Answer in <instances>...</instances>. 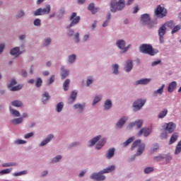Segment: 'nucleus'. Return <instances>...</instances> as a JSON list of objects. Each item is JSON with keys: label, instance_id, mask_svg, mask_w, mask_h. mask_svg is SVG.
<instances>
[{"label": "nucleus", "instance_id": "1", "mask_svg": "<svg viewBox=\"0 0 181 181\" xmlns=\"http://www.w3.org/2000/svg\"><path fill=\"white\" fill-rule=\"evenodd\" d=\"M115 170V165H110L109 168L104 169L101 173H93L90 175V179L96 181L105 180V176L103 173H110Z\"/></svg>", "mask_w": 181, "mask_h": 181}, {"label": "nucleus", "instance_id": "2", "mask_svg": "<svg viewBox=\"0 0 181 181\" xmlns=\"http://www.w3.org/2000/svg\"><path fill=\"white\" fill-rule=\"evenodd\" d=\"M125 8V0H112L110 2V11L116 12L117 11H122Z\"/></svg>", "mask_w": 181, "mask_h": 181}, {"label": "nucleus", "instance_id": "3", "mask_svg": "<svg viewBox=\"0 0 181 181\" xmlns=\"http://www.w3.org/2000/svg\"><path fill=\"white\" fill-rule=\"evenodd\" d=\"M140 53H144L145 54H149V56H155L158 52L153 49V47L149 44H143L139 47Z\"/></svg>", "mask_w": 181, "mask_h": 181}, {"label": "nucleus", "instance_id": "4", "mask_svg": "<svg viewBox=\"0 0 181 181\" xmlns=\"http://www.w3.org/2000/svg\"><path fill=\"white\" fill-rule=\"evenodd\" d=\"M166 26L170 29H173L175 28V22L173 21H170L165 23H164L159 29V35H160V43H163V35L166 33Z\"/></svg>", "mask_w": 181, "mask_h": 181}, {"label": "nucleus", "instance_id": "5", "mask_svg": "<svg viewBox=\"0 0 181 181\" xmlns=\"http://www.w3.org/2000/svg\"><path fill=\"white\" fill-rule=\"evenodd\" d=\"M50 11H52V7L50 5H47L45 8H37L35 11H34V16H40L42 15H49L50 13Z\"/></svg>", "mask_w": 181, "mask_h": 181}, {"label": "nucleus", "instance_id": "6", "mask_svg": "<svg viewBox=\"0 0 181 181\" xmlns=\"http://www.w3.org/2000/svg\"><path fill=\"white\" fill-rule=\"evenodd\" d=\"M70 21H72L69 25L67 27L68 28H72L75 25H77L80 22V16H77V13L74 12L69 18Z\"/></svg>", "mask_w": 181, "mask_h": 181}, {"label": "nucleus", "instance_id": "7", "mask_svg": "<svg viewBox=\"0 0 181 181\" xmlns=\"http://www.w3.org/2000/svg\"><path fill=\"white\" fill-rule=\"evenodd\" d=\"M146 100H137L133 103L134 111H139L144 105H145Z\"/></svg>", "mask_w": 181, "mask_h": 181}, {"label": "nucleus", "instance_id": "8", "mask_svg": "<svg viewBox=\"0 0 181 181\" xmlns=\"http://www.w3.org/2000/svg\"><path fill=\"white\" fill-rule=\"evenodd\" d=\"M116 45L119 49L123 50V52H127L129 47H125V41L124 40H119L116 42Z\"/></svg>", "mask_w": 181, "mask_h": 181}, {"label": "nucleus", "instance_id": "9", "mask_svg": "<svg viewBox=\"0 0 181 181\" xmlns=\"http://www.w3.org/2000/svg\"><path fill=\"white\" fill-rule=\"evenodd\" d=\"M151 132H152L151 128H143L138 132V136H141V135L144 134V136H148V135L151 134Z\"/></svg>", "mask_w": 181, "mask_h": 181}, {"label": "nucleus", "instance_id": "10", "mask_svg": "<svg viewBox=\"0 0 181 181\" xmlns=\"http://www.w3.org/2000/svg\"><path fill=\"white\" fill-rule=\"evenodd\" d=\"M175 128L176 125L173 122H169L166 124L165 129L169 134H172V132H175Z\"/></svg>", "mask_w": 181, "mask_h": 181}, {"label": "nucleus", "instance_id": "11", "mask_svg": "<svg viewBox=\"0 0 181 181\" xmlns=\"http://www.w3.org/2000/svg\"><path fill=\"white\" fill-rule=\"evenodd\" d=\"M141 21L143 23V25H146L148 23H149L150 21H151V17L149 16V14H143L141 16Z\"/></svg>", "mask_w": 181, "mask_h": 181}, {"label": "nucleus", "instance_id": "12", "mask_svg": "<svg viewBox=\"0 0 181 181\" xmlns=\"http://www.w3.org/2000/svg\"><path fill=\"white\" fill-rule=\"evenodd\" d=\"M128 120V117H122L116 124V127L117 128H122L124 127V124L127 122Z\"/></svg>", "mask_w": 181, "mask_h": 181}, {"label": "nucleus", "instance_id": "13", "mask_svg": "<svg viewBox=\"0 0 181 181\" xmlns=\"http://www.w3.org/2000/svg\"><path fill=\"white\" fill-rule=\"evenodd\" d=\"M168 15V10L165 7L159 6V18H165Z\"/></svg>", "mask_w": 181, "mask_h": 181}, {"label": "nucleus", "instance_id": "14", "mask_svg": "<svg viewBox=\"0 0 181 181\" xmlns=\"http://www.w3.org/2000/svg\"><path fill=\"white\" fill-rule=\"evenodd\" d=\"M177 86V83H176V81L171 82L169 84L168 88V93H173V91H175Z\"/></svg>", "mask_w": 181, "mask_h": 181}, {"label": "nucleus", "instance_id": "15", "mask_svg": "<svg viewBox=\"0 0 181 181\" xmlns=\"http://www.w3.org/2000/svg\"><path fill=\"white\" fill-rule=\"evenodd\" d=\"M115 155V148H112L107 150V152L106 153V158L107 159H111Z\"/></svg>", "mask_w": 181, "mask_h": 181}, {"label": "nucleus", "instance_id": "16", "mask_svg": "<svg viewBox=\"0 0 181 181\" xmlns=\"http://www.w3.org/2000/svg\"><path fill=\"white\" fill-rule=\"evenodd\" d=\"M144 151H145V144H140L136 153V156H139L142 155Z\"/></svg>", "mask_w": 181, "mask_h": 181}, {"label": "nucleus", "instance_id": "17", "mask_svg": "<svg viewBox=\"0 0 181 181\" xmlns=\"http://www.w3.org/2000/svg\"><path fill=\"white\" fill-rule=\"evenodd\" d=\"M132 61L129 60L126 62V64L124 65V70L127 73L129 72L131 70H132Z\"/></svg>", "mask_w": 181, "mask_h": 181}, {"label": "nucleus", "instance_id": "18", "mask_svg": "<svg viewBox=\"0 0 181 181\" xmlns=\"http://www.w3.org/2000/svg\"><path fill=\"white\" fill-rule=\"evenodd\" d=\"M100 139H101V136H98L96 137H94L93 139L89 141L88 146H94V145H95V144H97V142H98Z\"/></svg>", "mask_w": 181, "mask_h": 181}, {"label": "nucleus", "instance_id": "19", "mask_svg": "<svg viewBox=\"0 0 181 181\" xmlns=\"http://www.w3.org/2000/svg\"><path fill=\"white\" fill-rule=\"evenodd\" d=\"M88 11H90V12H92L93 15H95V13H97V12H98V8H95L94 6V4L93 3L89 4V6H88Z\"/></svg>", "mask_w": 181, "mask_h": 181}, {"label": "nucleus", "instance_id": "20", "mask_svg": "<svg viewBox=\"0 0 181 181\" xmlns=\"http://www.w3.org/2000/svg\"><path fill=\"white\" fill-rule=\"evenodd\" d=\"M52 139H53V135L50 134L49 136H48V137H47L40 143V146H45V145H47V144H49V141H52Z\"/></svg>", "mask_w": 181, "mask_h": 181}, {"label": "nucleus", "instance_id": "21", "mask_svg": "<svg viewBox=\"0 0 181 181\" xmlns=\"http://www.w3.org/2000/svg\"><path fill=\"white\" fill-rule=\"evenodd\" d=\"M177 138H179V135L177 134V133L173 134V135L170 137L169 144L172 145V144H175V141H177Z\"/></svg>", "mask_w": 181, "mask_h": 181}, {"label": "nucleus", "instance_id": "22", "mask_svg": "<svg viewBox=\"0 0 181 181\" xmlns=\"http://www.w3.org/2000/svg\"><path fill=\"white\" fill-rule=\"evenodd\" d=\"M105 145V139H103L98 142L95 149H101Z\"/></svg>", "mask_w": 181, "mask_h": 181}, {"label": "nucleus", "instance_id": "23", "mask_svg": "<svg viewBox=\"0 0 181 181\" xmlns=\"http://www.w3.org/2000/svg\"><path fill=\"white\" fill-rule=\"evenodd\" d=\"M20 50L19 47H14L10 51V54H11V56H19Z\"/></svg>", "mask_w": 181, "mask_h": 181}, {"label": "nucleus", "instance_id": "24", "mask_svg": "<svg viewBox=\"0 0 181 181\" xmlns=\"http://www.w3.org/2000/svg\"><path fill=\"white\" fill-rule=\"evenodd\" d=\"M151 81V78H142L136 81V86L138 84H148Z\"/></svg>", "mask_w": 181, "mask_h": 181}, {"label": "nucleus", "instance_id": "25", "mask_svg": "<svg viewBox=\"0 0 181 181\" xmlns=\"http://www.w3.org/2000/svg\"><path fill=\"white\" fill-rule=\"evenodd\" d=\"M76 98H77V91L76 90L72 91L70 95V104H73V103L76 101Z\"/></svg>", "mask_w": 181, "mask_h": 181}, {"label": "nucleus", "instance_id": "26", "mask_svg": "<svg viewBox=\"0 0 181 181\" xmlns=\"http://www.w3.org/2000/svg\"><path fill=\"white\" fill-rule=\"evenodd\" d=\"M50 99V95H49L48 92H45L42 94V103L43 104H46V101H47V100Z\"/></svg>", "mask_w": 181, "mask_h": 181}, {"label": "nucleus", "instance_id": "27", "mask_svg": "<svg viewBox=\"0 0 181 181\" xmlns=\"http://www.w3.org/2000/svg\"><path fill=\"white\" fill-rule=\"evenodd\" d=\"M62 70V74H61V77H62V80H64V78H66V77H67L69 76V71L65 70L64 68H61Z\"/></svg>", "mask_w": 181, "mask_h": 181}, {"label": "nucleus", "instance_id": "28", "mask_svg": "<svg viewBox=\"0 0 181 181\" xmlns=\"http://www.w3.org/2000/svg\"><path fill=\"white\" fill-rule=\"evenodd\" d=\"M112 107V103L110 100H107L104 104V110H110Z\"/></svg>", "mask_w": 181, "mask_h": 181}, {"label": "nucleus", "instance_id": "29", "mask_svg": "<svg viewBox=\"0 0 181 181\" xmlns=\"http://www.w3.org/2000/svg\"><path fill=\"white\" fill-rule=\"evenodd\" d=\"M11 105H13V107H23V104L22 103V102L21 100L13 101L11 103Z\"/></svg>", "mask_w": 181, "mask_h": 181}, {"label": "nucleus", "instance_id": "30", "mask_svg": "<svg viewBox=\"0 0 181 181\" xmlns=\"http://www.w3.org/2000/svg\"><path fill=\"white\" fill-rule=\"evenodd\" d=\"M23 122V119L22 117L13 119L11 120V123L13 124V125H18L19 124H22Z\"/></svg>", "mask_w": 181, "mask_h": 181}, {"label": "nucleus", "instance_id": "31", "mask_svg": "<svg viewBox=\"0 0 181 181\" xmlns=\"http://www.w3.org/2000/svg\"><path fill=\"white\" fill-rule=\"evenodd\" d=\"M141 145V140H136L133 142L132 146H131V150L134 151L136 146H139Z\"/></svg>", "mask_w": 181, "mask_h": 181}, {"label": "nucleus", "instance_id": "32", "mask_svg": "<svg viewBox=\"0 0 181 181\" xmlns=\"http://www.w3.org/2000/svg\"><path fill=\"white\" fill-rule=\"evenodd\" d=\"M181 152V140L177 143L175 151V155H179Z\"/></svg>", "mask_w": 181, "mask_h": 181}, {"label": "nucleus", "instance_id": "33", "mask_svg": "<svg viewBox=\"0 0 181 181\" xmlns=\"http://www.w3.org/2000/svg\"><path fill=\"white\" fill-rule=\"evenodd\" d=\"M134 139H135V137L132 136L129 138L126 141L123 143V146L125 148L129 145V144L134 142Z\"/></svg>", "mask_w": 181, "mask_h": 181}, {"label": "nucleus", "instance_id": "34", "mask_svg": "<svg viewBox=\"0 0 181 181\" xmlns=\"http://www.w3.org/2000/svg\"><path fill=\"white\" fill-rule=\"evenodd\" d=\"M84 107H86V105H81V104H75L74 105V108H75V110L78 109L79 112H81V111H83V110H84Z\"/></svg>", "mask_w": 181, "mask_h": 181}, {"label": "nucleus", "instance_id": "35", "mask_svg": "<svg viewBox=\"0 0 181 181\" xmlns=\"http://www.w3.org/2000/svg\"><path fill=\"white\" fill-rule=\"evenodd\" d=\"M110 19H111V13H109L106 17V21L103 23V28L108 26V23H110Z\"/></svg>", "mask_w": 181, "mask_h": 181}, {"label": "nucleus", "instance_id": "36", "mask_svg": "<svg viewBox=\"0 0 181 181\" xmlns=\"http://www.w3.org/2000/svg\"><path fill=\"white\" fill-rule=\"evenodd\" d=\"M63 107H64V105L63 104V103L62 102L59 103L57 105V107H56L57 112H62V110H63Z\"/></svg>", "mask_w": 181, "mask_h": 181}, {"label": "nucleus", "instance_id": "37", "mask_svg": "<svg viewBox=\"0 0 181 181\" xmlns=\"http://www.w3.org/2000/svg\"><path fill=\"white\" fill-rule=\"evenodd\" d=\"M10 112L12 114L14 117H21V113L18 110H15L12 109L11 107H9Z\"/></svg>", "mask_w": 181, "mask_h": 181}, {"label": "nucleus", "instance_id": "38", "mask_svg": "<svg viewBox=\"0 0 181 181\" xmlns=\"http://www.w3.org/2000/svg\"><path fill=\"white\" fill-rule=\"evenodd\" d=\"M69 86H70V79H66L63 84L64 91H67V90H69Z\"/></svg>", "mask_w": 181, "mask_h": 181}, {"label": "nucleus", "instance_id": "39", "mask_svg": "<svg viewBox=\"0 0 181 181\" xmlns=\"http://www.w3.org/2000/svg\"><path fill=\"white\" fill-rule=\"evenodd\" d=\"M168 115V109L163 110L159 114V118H165Z\"/></svg>", "mask_w": 181, "mask_h": 181}, {"label": "nucleus", "instance_id": "40", "mask_svg": "<svg viewBox=\"0 0 181 181\" xmlns=\"http://www.w3.org/2000/svg\"><path fill=\"white\" fill-rule=\"evenodd\" d=\"M144 173L146 175H148L149 173H152V172H153V168L152 167H146L144 170Z\"/></svg>", "mask_w": 181, "mask_h": 181}, {"label": "nucleus", "instance_id": "41", "mask_svg": "<svg viewBox=\"0 0 181 181\" xmlns=\"http://www.w3.org/2000/svg\"><path fill=\"white\" fill-rule=\"evenodd\" d=\"M135 122V125L136 126V128L139 129L142 127V125L144 124V121H142L141 119H139L138 121L134 122Z\"/></svg>", "mask_w": 181, "mask_h": 181}, {"label": "nucleus", "instance_id": "42", "mask_svg": "<svg viewBox=\"0 0 181 181\" xmlns=\"http://www.w3.org/2000/svg\"><path fill=\"white\" fill-rule=\"evenodd\" d=\"M11 172H12V168H7L0 171V175H6L8 173H11Z\"/></svg>", "mask_w": 181, "mask_h": 181}, {"label": "nucleus", "instance_id": "43", "mask_svg": "<svg viewBox=\"0 0 181 181\" xmlns=\"http://www.w3.org/2000/svg\"><path fill=\"white\" fill-rule=\"evenodd\" d=\"M11 166H16V163H4L2 165L3 168H9Z\"/></svg>", "mask_w": 181, "mask_h": 181}, {"label": "nucleus", "instance_id": "44", "mask_svg": "<svg viewBox=\"0 0 181 181\" xmlns=\"http://www.w3.org/2000/svg\"><path fill=\"white\" fill-rule=\"evenodd\" d=\"M22 85H18L16 86H13L11 88V91H18V90H21Z\"/></svg>", "mask_w": 181, "mask_h": 181}, {"label": "nucleus", "instance_id": "45", "mask_svg": "<svg viewBox=\"0 0 181 181\" xmlns=\"http://www.w3.org/2000/svg\"><path fill=\"white\" fill-rule=\"evenodd\" d=\"M100 101H101V97L95 96L92 103V105H95V104H97V103H100Z\"/></svg>", "mask_w": 181, "mask_h": 181}, {"label": "nucleus", "instance_id": "46", "mask_svg": "<svg viewBox=\"0 0 181 181\" xmlns=\"http://www.w3.org/2000/svg\"><path fill=\"white\" fill-rule=\"evenodd\" d=\"M118 69H119V66H118V64H115L113 65V74H118Z\"/></svg>", "mask_w": 181, "mask_h": 181}, {"label": "nucleus", "instance_id": "47", "mask_svg": "<svg viewBox=\"0 0 181 181\" xmlns=\"http://www.w3.org/2000/svg\"><path fill=\"white\" fill-rule=\"evenodd\" d=\"M179 30H180V25H176L175 27H173V30L171 31L172 35H173L174 33H176V32H179Z\"/></svg>", "mask_w": 181, "mask_h": 181}, {"label": "nucleus", "instance_id": "48", "mask_svg": "<svg viewBox=\"0 0 181 181\" xmlns=\"http://www.w3.org/2000/svg\"><path fill=\"white\" fill-rule=\"evenodd\" d=\"M75 60H76V54H71L69 57V63H74Z\"/></svg>", "mask_w": 181, "mask_h": 181}, {"label": "nucleus", "instance_id": "49", "mask_svg": "<svg viewBox=\"0 0 181 181\" xmlns=\"http://www.w3.org/2000/svg\"><path fill=\"white\" fill-rule=\"evenodd\" d=\"M158 149H159V146L156 144L153 146V148L151 150V153H155V152H158Z\"/></svg>", "mask_w": 181, "mask_h": 181}, {"label": "nucleus", "instance_id": "50", "mask_svg": "<svg viewBox=\"0 0 181 181\" xmlns=\"http://www.w3.org/2000/svg\"><path fill=\"white\" fill-rule=\"evenodd\" d=\"M42 83H43V81H42V78H38L35 83L36 87H40V86H42Z\"/></svg>", "mask_w": 181, "mask_h": 181}, {"label": "nucleus", "instance_id": "51", "mask_svg": "<svg viewBox=\"0 0 181 181\" xmlns=\"http://www.w3.org/2000/svg\"><path fill=\"white\" fill-rule=\"evenodd\" d=\"M62 159V156H57V157H54L52 158V163H56V162H59Z\"/></svg>", "mask_w": 181, "mask_h": 181}, {"label": "nucleus", "instance_id": "52", "mask_svg": "<svg viewBox=\"0 0 181 181\" xmlns=\"http://www.w3.org/2000/svg\"><path fill=\"white\" fill-rule=\"evenodd\" d=\"M17 84V82H16V80L15 79H13L11 82H10V84H8L7 86L8 88H11V87H13V86L16 85Z\"/></svg>", "mask_w": 181, "mask_h": 181}, {"label": "nucleus", "instance_id": "53", "mask_svg": "<svg viewBox=\"0 0 181 181\" xmlns=\"http://www.w3.org/2000/svg\"><path fill=\"white\" fill-rule=\"evenodd\" d=\"M74 39L76 43H78V42H80V34L78 33H76L74 35Z\"/></svg>", "mask_w": 181, "mask_h": 181}, {"label": "nucleus", "instance_id": "54", "mask_svg": "<svg viewBox=\"0 0 181 181\" xmlns=\"http://www.w3.org/2000/svg\"><path fill=\"white\" fill-rule=\"evenodd\" d=\"M15 144L17 145H22L23 144H26V141L22 139H17L15 141Z\"/></svg>", "mask_w": 181, "mask_h": 181}, {"label": "nucleus", "instance_id": "55", "mask_svg": "<svg viewBox=\"0 0 181 181\" xmlns=\"http://www.w3.org/2000/svg\"><path fill=\"white\" fill-rule=\"evenodd\" d=\"M33 25L35 26H40V19L39 18L35 19L33 22Z\"/></svg>", "mask_w": 181, "mask_h": 181}, {"label": "nucleus", "instance_id": "56", "mask_svg": "<svg viewBox=\"0 0 181 181\" xmlns=\"http://www.w3.org/2000/svg\"><path fill=\"white\" fill-rule=\"evenodd\" d=\"M22 175H26V171H21L19 173H16L13 174V176H22Z\"/></svg>", "mask_w": 181, "mask_h": 181}, {"label": "nucleus", "instance_id": "57", "mask_svg": "<svg viewBox=\"0 0 181 181\" xmlns=\"http://www.w3.org/2000/svg\"><path fill=\"white\" fill-rule=\"evenodd\" d=\"M154 15L155 16H156L157 18H159V6H157L155 11H154Z\"/></svg>", "mask_w": 181, "mask_h": 181}, {"label": "nucleus", "instance_id": "58", "mask_svg": "<svg viewBox=\"0 0 181 181\" xmlns=\"http://www.w3.org/2000/svg\"><path fill=\"white\" fill-rule=\"evenodd\" d=\"M52 42V40L50 38H47L44 43V46H48Z\"/></svg>", "mask_w": 181, "mask_h": 181}, {"label": "nucleus", "instance_id": "59", "mask_svg": "<svg viewBox=\"0 0 181 181\" xmlns=\"http://www.w3.org/2000/svg\"><path fill=\"white\" fill-rule=\"evenodd\" d=\"M31 136H33V132H30L28 134H26L24 136L25 139H28V138H31Z\"/></svg>", "mask_w": 181, "mask_h": 181}, {"label": "nucleus", "instance_id": "60", "mask_svg": "<svg viewBox=\"0 0 181 181\" xmlns=\"http://www.w3.org/2000/svg\"><path fill=\"white\" fill-rule=\"evenodd\" d=\"M90 84H93V78H88L86 81V86L88 87Z\"/></svg>", "mask_w": 181, "mask_h": 181}, {"label": "nucleus", "instance_id": "61", "mask_svg": "<svg viewBox=\"0 0 181 181\" xmlns=\"http://www.w3.org/2000/svg\"><path fill=\"white\" fill-rule=\"evenodd\" d=\"M4 49H5V44L0 45V54L4 52Z\"/></svg>", "mask_w": 181, "mask_h": 181}, {"label": "nucleus", "instance_id": "62", "mask_svg": "<svg viewBox=\"0 0 181 181\" xmlns=\"http://www.w3.org/2000/svg\"><path fill=\"white\" fill-rule=\"evenodd\" d=\"M21 75L23 77H28V72H26V71H25V70H23L21 71Z\"/></svg>", "mask_w": 181, "mask_h": 181}, {"label": "nucleus", "instance_id": "63", "mask_svg": "<svg viewBox=\"0 0 181 181\" xmlns=\"http://www.w3.org/2000/svg\"><path fill=\"white\" fill-rule=\"evenodd\" d=\"M54 81V76H52L49 80V84H52Z\"/></svg>", "mask_w": 181, "mask_h": 181}, {"label": "nucleus", "instance_id": "64", "mask_svg": "<svg viewBox=\"0 0 181 181\" xmlns=\"http://www.w3.org/2000/svg\"><path fill=\"white\" fill-rule=\"evenodd\" d=\"M135 122L134 123H130L129 125H128V129H131V128H134V127H135Z\"/></svg>", "mask_w": 181, "mask_h": 181}]
</instances>
